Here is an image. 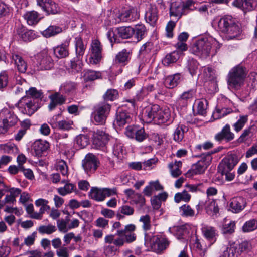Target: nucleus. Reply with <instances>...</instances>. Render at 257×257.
Listing matches in <instances>:
<instances>
[{"mask_svg":"<svg viewBox=\"0 0 257 257\" xmlns=\"http://www.w3.org/2000/svg\"><path fill=\"white\" fill-rule=\"evenodd\" d=\"M153 48V43L151 42H147L144 44L142 47H141L139 53L140 55H142L143 56L146 55V54H149L151 50Z\"/></svg>","mask_w":257,"mask_h":257,"instance_id":"obj_61","label":"nucleus"},{"mask_svg":"<svg viewBox=\"0 0 257 257\" xmlns=\"http://www.w3.org/2000/svg\"><path fill=\"white\" fill-rule=\"evenodd\" d=\"M73 124V122L72 121L64 119L58 121V124H57L56 128L68 131L72 128Z\"/></svg>","mask_w":257,"mask_h":257,"instance_id":"obj_56","label":"nucleus"},{"mask_svg":"<svg viewBox=\"0 0 257 257\" xmlns=\"http://www.w3.org/2000/svg\"><path fill=\"white\" fill-rule=\"evenodd\" d=\"M118 96V92L115 89H109L103 95V98L105 101H113Z\"/></svg>","mask_w":257,"mask_h":257,"instance_id":"obj_60","label":"nucleus"},{"mask_svg":"<svg viewBox=\"0 0 257 257\" xmlns=\"http://www.w3.org/2000/svg\"><path fill=\"white\" fill-rule=\"evenodd\" d=\"M172 120L171 118V112L168 108L162 109L161 108L158 116L156 117V120L154 123L157 124H161L169 122H172Z\"/></svg>","mask_w":257,"mask_h":257,"instance_id":"obj_23","label":"nucleus"},{"mask_svg":"<svg viewBox=\"0 0 257 257\" xmlns=\"http://www.w3.org/2000/svg\"><path fill=\"white\" fill-rule=\"evenodd\" d=\"M180 57L179 51H174L166 55L162 60V63L165 66H169L172 63H175Z\"/></svg>","mask_w":257,"mask_h":257,"instance_id":"obj_36","label":"nucleus"},{"mask_svg":"<svg viewBox=\"0 0 257 257\" xmlns=\"http://www.w3.org/2000/svg\"><path fill=\"white\" fill-rule=\"evenodd\" d=\"M36 103L34 99L24 96L18 102L17 107L22 113L31 116L37 110Z\"/></svg>","mask_w":257,"mask_h":257,"instance_id":"obj_5","label":"nucleus"},{"mask_svg":"<svg viewBox=\"0 0 257 257\" xmlns=\"http://www.w3.org/2000/svg\"><path fill=\"white\" fill-rule=\"evenodd\" d=\"M99 164L98 158L92 153L87 154L82 160V165L87 174L93 173Z\"/></svg>","mask_w":257,"mask_h":257,"instance_id":"obj_9","label":"nucleus"},{"mask_svg":"<svg viewBox=\"0 0 257 257\" xmlns=\"http://www.w3.org/2000/svg\"><path fill=\"white\" fill-rule=\"evenodd\" d=\"M0 116L9 127L14 125L18 121L17 116L8 109H3L0 112Z\"/></svg>","mask_w":257,"mask_h":257,"instance_id":"obj_21","label":"nucleus"},{"mask_svg":"<svg viewBox=\"0 0 257 257\" xmlns=\"http://www.w3.org/2000/svg\"><path fill=\"white\" fill-rule=\"evenodd\" d=\"M132 54V50L131 49H124L116 55L115 62L116 63L125 65L130 60Z\"/></svg>","mask_w":257,"mask_h":257,"instance_id":"obj_24","label":"nucleus"},{"mask_svg":"<svg viewBox=\"0 0 257 257\" xmlns=\"http://www.w3.org/2000/svg\"><path fill=\"white\" fill-rule=\"evenodd\" d=\"M48 201L44 199H39L35 201V205L38 207H41L39 212L34 213L31 216V218L35 219H41L42 215L44 212L50 209V207L48 205Z\"/></svg>","mask_w":257,"mask_h":257,"instance_id":"obj_20","label":"nucleus"},{"mask_svg":"<svg viewBox=\"0 0 257 257\" xmlns=\"http://www.w3.org/2000/svg\"><path fill=\"white\" fill-rule=\"evenodd\" d=\"M208 102L207 100L203 99L200 101L197 106V113L199 115H205L206 113V109Z\"/></svg>","mask_w":257,"mask_h":257,"instance_id":"obj_53","label":"nucleus"},{"mask_svg":"<svg viewBox=\"0 0 257 257\" xmlns=\"http://www.w3.org/2000/svg\"><path fill=\"white\" fill-rule=\"evenodd\" d=\"M61 182L62 183H65V185L63 187L57 188V192L60 195L65 196L76 190V188L75 185L72 183H67V181L65 179H62Z\"/></svg>","mask_w":257,"mask_h":257,"instance_id":"obj_33","label":"nucleus"},{"mask_svg":"<svg viewBox=\"0 0 257 257\" xmlns=\"http://www.w3.org/2000/svg\"><path fill=\"white\" fill-rule=\"evenodd\" d=\"M26 95L25 96L30 97L35 100L36 102L37 99L42 97V93L38 90L35 87H31L29 89L25 90Z\"/></svg>","mask_w":257,"mask_h":257,"instance_id":"obj_48","label":"nucleus"},{"mask_svg":"<svg viewBox=\"0 0 257 257\" xmlns=\"http://www.w3.org/2000/svg\"><path fill=\"white\" fill-rule=\"evenodd\" d=\"M215 43V40L211 37H204L198 39L192 45L191 51L192 53L206 58L211 52L212 45Z\"/></svg>","mask_w":257,"mask_h":257,"instance_id":"obj_3","label":"nucleus"},{"mask_svg":"<svg viewBox=\"0 0 257 257\" xmlns=\"http://www.w3.org/2000/svg\"><path fill=\"white\" fill-rule=\"evenodd\" d=\"M247 71L245 67L240 65L232 68L227 76V83L230 90H238L243 86Z\"/></svg>","mask_w":257,"mask_h":257,"instance_id":"obj_1","label":"nucleus"},{"mask_svg":"<svg viewBox=\"0 0 257 257\" xmlns=\"http://www.w3.org/2000/svg\"><path fill=\"white\" fill-rule=\"evenodd\" d=\"M37 230L41 234H51L56 231V227L52 224L41 225L38 227Z\"/></svg>","mask_w":257,"mask_h":257,"instance_id":"obj_52","label":"nucleus"},{"mask_svg":"<svg viewBox=\"0 0 257 257\" xmlns=\"http://www.w3.org/2000/svg\"><path fill=\"white\" fill-rule=\"evenodd\" d=\"M232 110L230 108H222L217 107L216 111L213 114V116L215 119H219L224 117L227 114L231 113Z\"/></svg>","mask_w":257,"mask_h":257,"instance_id":"obj_45","label":"nucleus"},{"mask_svg":"<svg viewBox=\"0 0 257 257\" xmlns=\"http://www.w3.org/2000/svg\"><path fill=\"white\" fill-rule=\"evenodd\" d=\"M218 29L222 33L227 34L229 39L238 38L242 32L240 26L236 24L231 16L221 18L218 23Z\"/></svg>","mask_w":257,"mask_h":257,"instance_id":"obj_2","label":"nucleus"},{"mask_svg":"<svg viewBox=\"0 0 257 257\" xmlns=\"http://www.w3.org/2000/svg\"><path fill=\"white\" fill-rule=\"evenodd\" d=\"M202 232L204 237L208 240L211 244L216 241L217 233L214 227L210 226L204 227L202 229Z\"/></svg>","mask_w":257,"mask_h":257,"instance_id":"obj_35","label":"nucleus"},{"mask_svg":"<svg viewBox=\"0 0 257 257\" xmlns=\"http://www.w3.org/2000/svg\"><path fill=\"white\" fill-rule=\"evenodd\" d=\"M12 59L19 72L25 73L26 71L27 63L21 56L18 54H12Z\"/></svg>","mask_w":257,"mask_h":257,"instance_id":"obj_28","label":"nucleus"},{"mask_svg":"<svg viewBox=\"0 0 257 257\" xmlns=\"http://www.w3.org/2000/svg\"><path fill=\"white\" fill-rule=\"evenodd\" d=\"M173 231L178 239H184L187 234V230L183 226L174 227Z\"/></svg>","mask_w":257,"mask_h":257,"instance_id":"obj_43","label":"nucleus"},{"mask_svg":"<svg viewBox=\"0 0 257 257\" xmlns=\"http://www.w3.org/2000/svg\"><path fill=\"white\" fill-rule=\"evenodd\" d=\"M50 100L56 102L58 105L62 104L65 101L64 97L60 94L59 93L56 92L49 96Z\"/></svg>","mask_w":257,"mask_h":257,"instance_id":"obj_62","label":"nucleus"},{"mask_svg":"<svg viewBox=\"0 0 257 257\" xmlns=\"http://www.w3.org/2000/svg\"><path fill=\"white\" fill-rule=\"evenodd\" d=\"M116 194V190L115 188H99L93 187L90 189L89 195L92 199L98 202H101L104 201L106 197H109Z\"/></svg>","mask_w":257,"mask_h":257,"instance_id":"obj_6","label":"nucleus"},{"mask_svg":"<svg viewBox=\"0 0 257 257\" xmlns=\"http://www.w3.org/2000/svg\"><path fill=\"white\" fill-rule=\"evenodd\" d=\"M108 140V135L101 130H97L94 134L93 143L97 148L104 147Z\"/></svg>","mask_w":257,"mask_h":257,"instance_id":"obj_17","label":"nucleus"},{"mask_svg":"<svg viewBox=\"0 0 257 257\" xmlns=\"http://www.w3.org/2000/svg\"><path fill=\"white\" fill-rule=\"evenodd\" d=\"M139 221L143 223L142 228L145 231H149L151 228V217L148 215L142 216Z\"/></svg>","mask_w":257,"mask_h":257,"instance_id":"obj_54","label":"nucleus"},{"mask_svg":"<svg viewBox=\"0 0 257 257\" xmlns=\"http://www.w3.org/2000/svg\"><path fill=\"white\" fill-rule=\"evenodd\" d=\"M170 244L168 239L165 237L157 238L153 240L151 243L152 250L156 252L160 253L165 250Z\"/></svg>","mask_w":257,"mask_h":257,"instance_id":"obj_14","label":"nucleus"},{"mask_svg":"<svg viewBox=\"0 0 257 257\" xmlns=\"http://www.w3.org/2000/svg\"><path fill=\"white\" fill-rule=\"evenodd\" d=\"M196 91L194 89H191L187 91L184 92L180 96L179 100L180 101L187 102L191 101L195 95Z\"/></svg>","mask_w":257,"mask_h":257,"instance_id":"obj_50","label":"nucleus"},{"mask_svg":"<svg viewBox=\"0 0 257 257\" xmlns=\"http://www.w3.org/2000/svg\"><path fill=\"white\" fill-rule=\"evenodd\" d=\"M248 120L247 115H242L240 116L238 121L233 125L234 130L237 132H239L244 126L245 124L247 122Z\"/></svg>","mask_w":257,"mask_h":257,"instance_id":"obj_57","label":"nucleus"},{"mask_svg":"<svg viewBox=\"0 0 257 257\" xmlns=\"http://www.w3.org/2000/svg\"><path fill=\"white\" fill-rule=\"evenodd\" d=\"M24 18L30 25L37 24L40 20L38 13L35 11L27 12L24 15Z\"/></svg>","mask_w":257,"mask_h":257,"instance_id":"obj_39","label":"nucleus"},{"mask_svg":"<svg viewBox=\"0 0 257 257\" xmlns=\"http://www.w3.org/2000/svg\"><path fill=\"white\" fill-rule=\"evenodd\" d=\"M62 31V29L56 25H51L47 29L45 30L42 34L45 37H50L54 36Z\"/></svg>","mask_w":257,"mask_h":257,"instance_id":"obj_40","label":"nucleus"},{"mask_svg":"<svg viewBox=\"0 0 257 257\" xmlns=\"http://www.w3.org/2000/svg\"><path fill=\"white\" fill-rule=\"evenodd\" d=\"M182 164V162L180 161H175L174 163L169 164L168 167L173 177L177 178L182 174V172L180 170Z\"/></svg>","mask_w":257,"mask_h":257,"instance_id":"obj_38","label":"nucleus"},{"mask_svg":"<svg viewBox=\"0 0 257 257\" xmlns=\"http://www.w3.org/2000/svg\"><path fill=\"white\" fill-rule=\"evenodd\" d=\"M37 6L48 14H55L58 13L60 8L54 0H36Z\"/></svg>","mask_w":257,"mask_h":257,"instance_id":"obj_10","label":"nucleus"},{"mask_svg":"<svg viewBox=\"0 0 257 257\" xmlns=\"http://www.w3.org/2000/svg\"><path fill=\"white\" fill-rule=\"evenodd\" d=\"M182 80V76L181 74L177 73L166 77L165 80V84L168 88H173L177 86Z\"/></svg>","mask_w":257,"mask_h":257,"instance_id":"obj_25","label":"nucleus"},{"mask_svg":"<svg viewBox=\"0 0 257 257\" xmlns=\"http://www.w3.org/2000/svg\"><path fill=\"white\" fill-rule=\"evenodd\" d=\"M179 210L181 215L184 217H193L195 215L194 210L189 205L181 206Z\"/></svg>","mask_w":257,"mask_h":257,"instance_id":"obj_47","label":"nucleus"},{"mask_svg":"<svg viewBox=\"0 0 257 257\" xmlns=\"http://www.w3.org/2000/svg\"><path fill=\"white\" fill-rule=\"evenodd\" d=\"M83 79L85 82L92 81L101 77V73L99 71L87 69L84 71Z\"/></svg>","mask_w":257,"mask_h":257,"instance_id":"obj_37","label":"nucleus"},{"mask_svg":"<svg viewBox=\"0 0 257 257\" xmlns=\"http://www.w3.org/2000/svg\"><path fill=\"white\" fill-rule=\"evenodd\" d=\"M17 150V147L13 144L0 145V150L4 153L11 154Z\"/></svg>","mask_w":257,"mask_h":257,"instance_id":"obj_59","label":"nucleus"},{"mask_svg":"<svg viewBox=\"0 0 257 257\" xmlns=\"http://www.w3.org/2000/svg\"><path fill=\"white\" fill-rule=\"evenodd\" d=\"M53 66V60L50 56L47 54H44L40 56L38 62V67L40 70H50Z\"/></svg>","mask_w":257,"mask_h":257,"instance_id":"obj_22","label":"nucleus"},{"mask_svg":"<svg viewBox=\"0 0 257 257\" xmlns=\"http://www.w3.org/2000/svg\"><path fill=\"white\" fill-rule=\"evenodd\" d=\"M198 68V63L195 60L191 59L188 61V69L192 75L196 73Z\"/></svg>","mask_w":257,"mask_h":257,"instance_id":"obj_63","label":"nucleus"},{"mask_svg":"<svg viewBox=\"0 0 257 257\" xmlns=\"http://www.w3.org/2000/svg\"><path fill=\"white\" fill-rule=\"evenodd\" d=\"M212 153L208 152L202 154L200 156L201 159L192 165L191 168L186 173V176L190 177L195 175L203 173L211 161Z\"/></svg>","mask_w":257,"mask_h":257,"instance_id":"obj_4","label":"nucleus"},{"mask_svg":"<svg viewBox=\"0 0 257 257\" xmlns=\"http://www.w3.org/2000/svg\"><path fill=\"white\" fill-rule=\"evenodd\" d=\"M251 249L252 245L249 241H243L239 245L238 250L240 252H248Z\"/></svg>","mask_w":257,"mask_h":257,"instance_id":"obj_64","label":"nucleus"},{"mask_svg":"<svg viewBox=\"0 0 257 257\" xmlns=\"http://www.w3.org/2000/svg\"><path fill=\"white\" fill-rule=\"evenodd\" d=\"M183 3L180 1H173L170 7V16L180 17L183 12L184 9Z\"/></svg>","mask_w":257,"mask_h":257,"instance_id":"obj_27","label":"nucleus"},{"mask_svg":"<svg viewBox=\"0 0 257 257\" xmlns=\"http://www.w3.org/2000/svg\"><path fill=\"white\" fill-rule=\"evenodd\" d=\"M49 148V144L46 141L38 140L34 142L33 150L35 154L38 157H40Z\"/></svg>","mask_w":257,"mask_h":257,"instance_id":"obj_26","label":"nucleus"},{"mask_svg":"<svg viewBox=\"0 0 257 257\" xmlns=\"http://www.w3.org/2000/svg\"><path fill=\"white\" fill-rule=\"evenodd\" d=\"M191 198V195L187 191L184 190L182 192L177 193L174 197V200L176 203H179L181 200L185 202H189Z\"/></svg>","mask_w":257,"mask_h":257,"instance_id":"obj_51","label":"nucleus"},{"mask_svg":"<svg viewBox=\"0 0 257 257\" xmlns=\"http://www.w3.org/2000/svg\"><path fill=\"white\" fill-rule=\"evenodd\" d=\"M56 169L61 172L62 176L65 177L68 175V166L64 161L61 160L58 162Z\"/></svg>","mask_w":257,"mask_h":257,"instance_id":"obj_58","label":"nucleus"},{"mask_svg":"<svg viewBox=\"0 0 257 257\" xmlns=\"http://www.w3.org/2000/svg\"><path fill=\"white\" fill-rule=\"evenodd\" d=\"M131 121L132 117L130 113L125 110H120L116 113L114 124L121 127L126 124L130 123Z\"/></svg>","mask_w":257,"mask_h":257,"instance_id":"obj_15","label":"nucleus"},{"mask_svg":"<svg viewBox=\"0 0 257 257\" xmlns=\"http://www.w3.org/2000/svg\"><path fill=\"white\" fill-rule=\"evenodd\" d=\"M75 47L76 56L75 59L80 60L83 56L86 49V46L84 44L81 37H77L75 38Z\"/></svg>","mask_w":257,"mask_h":257,"instance_id":"obj_30","label":"nucleus"},{"mask_svg":"<svg viewBox=\"0 0 257 257\" xmlns=\"http://www.w3.org/2000/svg\"><path fill=\"white\" fill-rule=\"evenodd\" d=\"M158 9L155 5H150L146 12L145 18L146 22L154 26L158 19Z\"/></svg>","mask_w":257,"mask_h":257,"instance_id":"obj_19","label":"nucleus"},{"mask_svg":"<svg viewBox=\"0 0 257 257\" xmlns=\"http://www.w3.org/2000/svg\"><path fill=\"white\" fill-rule=\"evenodd\" d=\"M139 16L137 8L131 7L123 11L119 15V18L123 22H131L138 19Z\"/></svg>","mask_w":257,"mask_h":257,"instance_id":"obj_16","label":"nucleus"},{"mask_svg":"<svg viewBox=\"0 0 257 257\" xmlns=\"http://www.w3.org/2000/svg\"><path fill=\"white\" fill-rule=\"evenodd\" d=\"M187 130L185 126L183 125H179L175 130L174 133V140L177 142L181 141L184 138V132Z\"/></svg>","mask_w":257,"mask_h":257,"instance_id":"obj_44","label":"nucleus"},{"mask_svg":"<svg viewBox=\"0 0 257 257\" xmlns=\"http://www.w3.org/2000/svg\"><path fill=\"white\" fill-rule=\"evenodd\" d=\"M204 201L205 202L204 209L207 214H217L219 212V208L215 200L208 198Z\"/></svg>","mask_w":257,"mask_h":257,"instance_id":"obj_31","label":"nucleus"},{"mask_svg":"<svg viewBox=\"0 0 257 257\" xmlns=\"http://www.w3.org/2000/svg\"><path fill=\"white\" fill-rule=\"evenodd\" d=\"M91 55L90 57V62L96 64L101 60L102 48L101 46L100 42L97 40H95L91 44Z\"/></svg>","mask_w":257,"mask_h":257,"instance_id":"obj_13","label":"nucleus"},{"mask_svg":"<svg viewBox=\"0 0 257 257\" xmlns=\"http://www.w3.org/2000/svg\"><path fill=\"white\" fill-rule=\"evenodd\" d=\"M234 138V134L231 132L230 126L228 124L224 126L222 130L215 136V139L219 142L223 140H225L226 142H229Z\"/></svg>","mask_w":257,"mask_h":257,"instance_id":"obj_18","label":"nucleus"},{"mask_svg":"<svg viewBox=\"0 0 257 257\" xmlns=\"http://www.w3.org/2000/svg\"><path fill=\"white\" fill-rule=\"evenodd\" d=\"M257 229V220L251 219L246 221L243 224L242 229L244 232L253 231Z\"/></svg>","mask_w":257,"mask_h":257,"instance_id":"obj_42","label":"nucleus"},{"mask_svg":"<svg viewBox=\"0 0 257 257\" xmlns=\"http://www.w3.org/2000/svg\"><path fill=\"white\" fill-rule=\"evenodd\" d=\"M89 138L87 136L81 135L77 136L76 138V143L80 148H83L89 144Z\"/></svg>","mask_w":257,"mask_h":257,"instance_id":"obj_55","label":"nucleus"},{"mask_svg":"<svg viewBox=\"0 0 257 257\" xmlns=\"http://www.w3.org/2000/svg\"><path fill=\"white\" fill-rule=\"evenodd\" d=\"M238 161L239 159L236 154H228L220 163L218 166V171L225 172L231 171Z\"/></svg>","mask_w":257,"mask_h":257,"instance_id":"obj_8","label":"nucleus"},{"mask_svg":"<svg viewBox=\"0 0 257 257\" xmlns=\"http://www.w3.org/2000/svg\"><path fill=\"white\" fill-rule=\"evenodd\" d=\"M133 29V35H134L138 42L142 40L147 33L146 28L142 24L136 25Z\"/></svg>","mask_w":257,"mask_h":257,"instance_id":"obj_32","label":"nucleus"},{"mask_svg":"<svg viewBox=\"0 0 257 257\" xmlns=\"http://www.w3.org/2000/svg\"><path fill=\"white\" fill-rule=\"evenodd\" d=\"M256 127L255 125L250 126L245 129L238 139L239 143H243L251 138L256 133Z\"/></svg>","mask_w":257,"mask_h":257,"instance_id":"obj_34","label":"nucleus"},{"mask_svg":"<svg viewBox=\"0 0 257 257\" xmlns=\"http://www.w3.org/2000/svg\"><path fill=\"white\" fill-rule=\"evenodd\" d=\"M161 107L157 104L152 105L145 108L144 117L147 123L155 122Z\"/></svg>","mask_w":257,"mask_h":257,"instance_id":"obj_12","label":"nucleus"},{"mask_svg":"<svg viewBox=\"0 0 257 257\" xmlns=\"http://www.w3.org/2000/svg\"><path fill=\"white\" fill-rule=\"evenodd\" d=\"M76 88V84L72 82H66L61 86L60 89L62 92L68 94L73 93Z\"/></svg>","mask_w":257,"mask_h":257,"instance_id":"obj_46","label":"nucleus"},{"mask_svg":"<svg viewBox=\"0 0 257 257\" xmlns=\"http://www.w3.org/2000/svg\"><path fill=\"white\" fill-rule=\"evenodd\" d=\"M149 80H153L154 82L152 83L148 84L146 86L144 87L142 89V90L140 91V92L142 93V94H140L139 95V94H137V96H138V99H142L144 95L146 94V91L147 92H151L153 91L155 89V84H156V81L154 79L149 78Z\"/></svg>","mask_w":257,"mask_h":257,"instance_id":"obj_49","label":"nucleus"},{"mask_svg":"<svg viewBox=\"0 0 257 257\" xmlns=\"http://www.w3.org/2000/svg\"><path fill=\"white\" fill-rule=\"evenodd\" d=\"M110 108V105L105 102L96 106L92 114L95 121L101 124H104L109 113Z\"/></svg>","mask_w":257,"mask_h":257,"instance_id":"obj_7","label":"nucleus"},{"mask_svg":"<svg viewBox=\"0 0 257 257\" xmlns=\"http://www.w3.org/2000/svg\"><path fill=\"white\" fill-rule=\"evenodd\" d=\"M69 43L65 42L54 49V53L58 58H63L69 55Z\"/></svg>","mask_w":257,"mask_h":257,"instance_id":"obj_29","label":"nucleus"},{"mask_svg":"<svg viewBox=\"0 0 257 257\" xmlns=\"http://www.w3.org/2000/svg\"><path fill=\"white\" fill-rule=\"evenodd\" d=\"M117 33L118 36L123 39H127L133 36V27H121L117 28Z\"/></svg>","mask_w":257,"mask_h":257,"instance_id":"obj_41","label":"nucleus"},{"mask_svg":"<svg viewBox=\"0 0 257 257\" xmlns=\"http://www.w3.org/2000/svg\"><path fill=\"white\" fill-rule=\"evenodd\" d=\"M246 205V199L242 197H233L229 201V210L234 213L241 212Z\"/></svg>","mask_w":257,"mask_h":257,"instance_id":"obj_11","label":"nucleus"}]
</instances>
